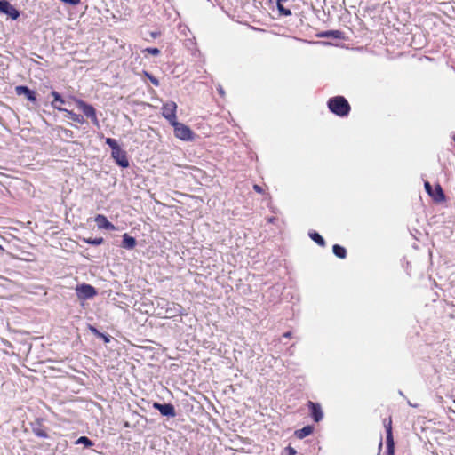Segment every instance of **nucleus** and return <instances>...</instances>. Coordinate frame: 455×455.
<instances>
[{"label":"nucleus","instance_id":"19","mask_svg":"<svg viewBox=\"0 0 455 455\" xmlns=\"http://www.w3.org/2000/svg\"><path fill=\"white\" fill-rule=\"evenodd\" d=\"M309 236L310 238L315 242L319 246L321 247H324L326 245V243L324 241V239L323 238V236L318 234L317 232L315 231H311L309 232Z\"/></svg>","mask_w":455,"mask_h":455},{"label":"nucleus","instance_id":"24","mask_svg":"<svg viewBox=\"0 0 455 455\" xmlns=\"http://www.w3.org/2000/svg\"><path fill=\"white\" fill-rule=\"evenodd\" d=\"M76 443H83V444H84V445H85V446H87V447H90V446H92V441H91L88 437H86V436H81V437L77 440V442H76Z\"/></svg>","mask_w":455,"mask_h":455},{"label":"nucleus","instance_id":"27","mask_svg":"<svg viewBox=\"0 0 455 455\" xmlns=\"http://www.w3.org/2000/svg\"><path fill=\"white\" fill-rule=\"evenodd\" d=\"M88 329L90 330V331L92 333H93L95 336H97L98 338L100 337H104V334L100 332L97 328H95L94 326L92 325H89Z\"/></svg>","mask_w":455,"mask_h":455},{"label":"nucleus","instance_id":"32","mask_svg":"<svg viewBox=\"0 0 455 455\" xmlns=\"http://www.w3.org/2000/svg\"><path fill=\"white\" fill-rule=\"evenodd\" d=\"M283 337H285V338H290V337H291V331H287V332H285V333L283 334Z\"/></svg>","mask_w":455,"mask_h":455},{"label":"nucleus","instance_id":"35","mask_svg":"<svg viewBox=\"0 0 455 455\" xmlns=\"http://www.w3.org/2000/svg\"><path fill=\"white\" fill-rule=\"evenodd\" d=\"M0 251H4V248L2 247L1 244H0Z\"/></svg>","mask_w":455,"mask_h":455},{"label":"nucleus","instance_id":"6","mask_svg":"<svg viewBox=\"0 0 455 455\" xmlns=\"http://www.w3.org/2000/svg\"><path fill=\"white\" fill-rule=\"evenodd\" d=\"M76 293L79 299L84 300L96 296L97 291L93 286L83 283L76 287Z\"/></svg>","mask_w":455,"mask_h":455},{"label":"nucleus","instance_id":"26","mask_svg":"<svg viewBox=\"0 0 455 455\" xmlns=\"http://www.w3.org/2000/svg\"><path fill=\"white\" fill-rule=\"evenodd\" d=\"M145 52H148L149 54L157 56L160 54V50L156 47H148L145 49Z\"/></svg>","mask_w":455,"mask_h":455},{"label":"nucleus","instance_id":"13","mask_svg":"<svg viewBox=\"0 0 455 455\" xmlns=\"http://www.w3.org/2000/svg\"><path fill=\"white\" fill-rule=\"evenodd\" d=\"M15 92L18 95H25L26 98L31 102H36V92L30 90L28 86L19 85L15 88Z\"/></svg>","mask_w":455,"mask_h":455},{"label":"nucleus","instance_id":"4","mask_svg":"<svg viewBox=\"0 0 455 455\" xmlns=\"http://www.w3.org/2000/svg\"><path fill=\"white\" fill-rule=\"evenodd\" d=\"M171 125L174 129V135L176 138L185 141L193 140V132L188 125L178 121Z\"/></svg>","mask_w":455,"mask_h":455},{"label":"nucleus","instance_id":"20","mask_svg":"<svg viewBox=\"0 0 455 455\" xmlns=\"http://www.w3.org/2000/svg\"><path fill=\"white\" fill-rule=\"evenodd\" d=\"M332 251L333 253L339 259H345L347 257V250L339 244H334Z\"/></svg>","mask_w":455,"mask_h":455},{"label":"nucleus","instance_id":"21","mask_svg":"<svg viewBox=\"0 0 455 455\" xmlns=\"http://www.w3.org/2000/svg\"><path fill=\"white\" fill-rule=\"evenodd\" d=\"M83 241L88 244L92 245H100L104 243L103 237H98V238H84Z\"/></svg>","mask_w":455,"mask_h":455},{"label":"nucleus","instance_id":"15","mask_svg":"<svg viewBox=\"0 0 455 455\" xmlns=\"http://www.w3.org/2000/svg\"><path fill=\"white\" fill-rule=\"evenodd\" d=\"M314 431V427L312 426H306L302 427L301 429H298L295 431L294 435L299 439H303L308 435H310Z\"/></svg>","mask_w":455,"mask_h":455},{"label":"nucleus","instance_id":"5","mask_svg":"<svg viewBox=\"0 0 455 455\" xmlns=\"http://www.w3.org/2000/svg\"><path fill=\"white\" fill-rule=\"evenodd\" d=\"M177 108L178 106L174 101H167L162 106V116L169 122L170 124L178 121Z\"/></svg>","mask_w":455,"mask_h":455},{"label":"nucleus","instance_id":"22","mask_svg":"<svg viewBox=\"0 0 455 455\" xmlns=\"http://www.w3.org/2000/svg\"><path fill=\"white\" fill-rule=\"evenodd\" d=\"M106 144L111 148L112 151H115L116 149L120 148L119 145L117 144L116 140L112 138H107Z\"/></svg>","mask_w":455,"mask_h":455},{"label":"nucleus","instance_id":"1","mask_svg":"<svg viewBox=\"0 0 455 455\" xmlns=\"http://www.w3.org/2000/svg\"><path fill=\"white\" fill-rule=\"evenodd\" d=\"M328 108L334 115L344 117L348 116L351 110L350 104L343 96H335L328 100Z\"/></svg>","mask_w":455,"mask_h":455},{"label":"nucleus","instance_id":"36","mask_svg":"<svg viewBox=\"0 0 455 455\" xmlns=\"http://www.w3.org/2000/svg\"><path fill=\"white\" fill-rule=\"evenodd\" d=\"M453 140H454V141H455V135L453 136Z\"/></svg>","mask_w":455,"mask_h":455},{"label":"nucleus","instance_id":"16","mask_svg":"<svg viewBox=\"0 0 455 455\" xmlns=\"http://www.w3.org/2000/svg\"><path fill=\"white\" fill-rule=\"evenodd\" d=\"M136 240L134 237L130 236L128 234L123 235L122 246L125 249L132 250L136 246Z\"/></svg>","mask_w":455,"mask_h":455},{"label":"nucleus","instance_id":"11","mask_svg":"<svg viewBox=\"0 0 455 455\" xmlns=\"http://www.w3.org/2000/svg\"><path fill=\"white\" fill-rule=\"evenodd\" d=\"M307 406L310 411V416L313 418L314 421L319 422L323 416L321 405L312 401H308Z\"/></svg>","mask_w":455,"mask_h":455},{"label":"nucleus","instance_id":"31","mask_svg":"<svg viewBox=\"0 0 455 455\" xmlns=\"http://www.w3.org/2000/svg\"><path fill=\"white\" fill-rule=\"evenodd\" d=\"M100 338L102 339L105 343L109 342V338L108 336H106L105 334H104V337H100Z\"/></svg>","mask_w":455,"mask_h":455},{"label":"nucleus","instance_id":"7","mask_svg":"<svg viewBox=\"0 0 455 455\" xmlns=\"http://www.w3.org/2000/svg\"><path fill=\"white\" fill-rule=\"evenodd\" d=\"M424 186L426 191L435 202L442 203L445 200V195L440 184H436L434 189L428 181H426Z\"/></svg>","mask_w":455,"mask_h":455},{"label":"nucleus","instance_id":"8","mask_svg":"<svg viewBox=\"0 0 455 455\" xmlns=\"http://www.w3.org/2000/svg\"><path fill=\"white\" fill-rule=\"evenodd\" d=\"M0 12L10 16L12 20H17L20 17V12L7 0H0Z\"/></svg>","mask_w":455,"mask_h":455},{"label":"nucleus","instance_id":"9","mask_svg":"<svg viewBox=\"0 0 455 455\" xmlns=\"http://www.w3.org/2000/svg\"><path fill=\"white\" fill-rule=\"evenodd\" d=\"M111 156L119 166L123 168H126L129 166V161L127 158L126 152L123 150L121 148L116 149L115 151H112Z\"/></svg>","mask_w":455,"mask_h":455},{"label":"nucleus","instance_id":"28","mask_svg":"<svg viewBox=\"0 0 455 455\" xmlns=\"http://www.w3.org/2000/svg\"><path fill=\"white\" fill-rule=\"evenodd\" d=\"M297 453L296 450L291 446H287L285 448V455H295Z\"/></svg>","mask_w":455,"mask_h":455},{"label":"nucleus","instance_id":"34","mask_svg":"<svg viewBox=\"0 0 455 455\" xmlns=\"http://www.w3.org/2000/svg\"><path fill=\"white\" fill-rule=\"evenodd\" d=\"M381 447H382V441L380 440L379 444V448L380 449Z\"/></svg>","mask_w":455,"mask_h":455},{"label":"nucleus","instance_id":"3","mask_svg":"<svg viewBox=\"0 0 455 455\" xmlns=\"http://www.w3.org/2000/svg\"><path fill=\"white\" fill-rule=\"evenodd\" d=\"M384 427L386 428V443H387V451L384 455H394L395 454V442L392 432V418L391 416L388 419H385L383 421Z\"/></svg>","mask_w":455,"mask_h":455},{"label":"nucleus","instance_id":"18","mask_svg":"<svg viewBox=\"0 0 455 455\" xmlns=\"http://www.w3.org/2000/svg\"><path fill=\"white\" fill-rule=\"evenodd\" d=\"M64 111L67 113V116L68 118H70L72 121H74L77 124H83L85 123V120L83 116L76 114L71 110L65 109Z\"/></svg>","mask_w":455,"mask_h":455},{"label":"nucleus","instance_id":"30","mask_svg":"<svg viewBox=\"0 0 455 455\" xmlns=\"http://www.w3.org/2000/svg\"><path fill=\"white\" fill-rule=\"evenodd\" d=\"M253 189H254L257 193H259V194H263V193H264L263 188H262L259 185H257V184L253 185Z\"/></svg>","mask_w":455,"mask_h":455},{"label":"nucleus","instance_id":"17","mask_svg":"<svg viewBox=\"0 0 455 455\" xmlns=\"http://www.w3.org/2000/svg\"><path fill=\"white\" fill-rule=\"evenodd\" d=\"M51 94L53 97V101L52 102V107L60 111H64V108H61L60 106L56 104L57 102L60 104L64 103V100L62 99L60 94L56 91H52Z\"/></svg>","mask_w":455,"mask_h":455},{"label":"nucleus","instance_id":"10","mask_svg":"<svg viewBox=\"0 0 455 455\" xmlns=\"http://www.w3.org/2000/svg\"><path fill=\"white\" fill-rule=\"evenodd\" d=\"M153 407L158 410L163 416L174 417L176 415L174 406L171 403H154Z\"/></svg>","mask_w":455,"mask_h":455},{"label":"nucleus","instance_id":"14","mask_svg":"<svg viewBox=\"0 0 455 455\" xmlns=\"http://www.w3.org/2000/svg\"><path fill=\"white\" fill-rule=\"evenodd\" d=\"M32 432L37 437H41V438L48 437L46 428L41 424V422H37V424L36 426L32 427Z\"/></svg>","mask_w":455,"mask_h":455},{"label":"nucleus","instance_id":"12","mask_svg":"<svg viewBox=\"0 0 455 455\" xmlns=\"http://www.w3.org/2000/svg\"><path fill=\"white\" fill-rule=\"evenodd\" d=\"M95 222L100 229L115 230L116 227L108 221L107 217L103 214H98L95 217Z\"/></svg>","mask_w":455,"mask_h":455},{"label":"nucleus","instance_id":"33","mask_svg":"<svg viewBox=\"0 0 455 455\" xmlns=\"http://www.w3.org/2000/svg\"><path fill=\"white\" fill-rule=\"evenodd\" d=\"M219 92H220V93L221 95H223V94H224V92H223V90H222L221 88L219 90Z\"/></svg>","mask_w":455,"mask_h":455},{"label":"nucleus","instance_id":"29","mask_svg":"<svg viewBox=\"0 0 455 455\" xmlns=\"http://www.w3.org/2000/svg\"><path fill=\"white\" fill-rule=\"evenodd\" d=\"M318 37H331V30L321 32L317 35Z\"/></svg>","mask_w":455,"mask_h":455},{"label":"nucleus","instance_id":"25","mask_svg":"<svg viewBox=\"0 0 455 455\" xmlns=\"http://www.w3.org/2000/svg\"><path fill=\"white\" fill-rule=\"evenodd\" d=\"M331 37L335 39L344 38L343 32L340 30H331Z\"/></svg>","mask_w":455,"mask_h":455},{"label":"nucleus","instance_id":"23","mask_svg":"<svg viewBox=\"0 0 455 455\" xmlns=\"http://www.w3.org/2000/svg\"><path fill=\"white\" fill-rule=\"evenodd\" d=\"M144 76L149 79V81L155 85V86H158L159 85V81L156 77H155L153 75H151L150 73L147 72V71H144L143 72Z\"/></svg>","mask_w":455,"mask_h":455},{"label":"nucleus","instance_id":"2","mask_svg":"<svg viewBox=\"0 0 455 455\" xmlns=\"http://www.w3.org/2000/svg\"><path fill=\"white\" fill-rule=\"evenodd\" d=\"M74 102L76 103V107L84 113V115L91 119L92 123L95 126L100 125V122L97 116L96 109L91 104H88L87 102L84 101L81 99L74 98Z\"/></svg>","mask_w":455,"mask_h":455}]
</instances>
